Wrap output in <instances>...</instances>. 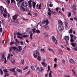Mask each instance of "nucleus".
<instances>
[{"label":"nucleus","instance_id":"864d4df0","mask_svg":"<svg viewBox=\"0 0 77 77\" xmlns=\"http://www.w3.org/2000/svg\"><path fill=\"white\" fill-rule=\"evenodd\" d=\"M54 61H55V62H57V59L56 58H55L54 59Z\"/></svg>","mask_w":77,"mask_h":77},{"label":"nucleus","instance_id":"0e129e2a","mask_svg":"<svg viewBox=\"0 0 77 77\" xmlns=\"http://www.w3.org/2000/svg\"><path fill=\"white\" fill-rule=\"evenodd\" d=\"M74 20H75V21H77V17H74Z\"/></svg>","mask_w":77,"mask_h":77},{"label":"nucleus","instance_id":"ea45409f","mask_svg":"<svg viewBox=\"0 0 77 77\" xmlns=\"http://www.w3.org/2000/svg\"><path fill=\"white\" fill-rule=\"evenodd\" d=\"M3 71H4V72H8V71L6 69H4Z\"/></svg>","mask_w":77,"mask_h":77},{"label":"nucleus","instance_id":"3c124183","mask_svg":"<svg viewBox=\"0 0 77 77\" xmlns=\"http://www.w3.org/2000/svg\"><path fill=\"white\" fill-rule=\"evenodd\" d=\"M48 15L49 16H51V13L50 12L48 11Z\"/></svg>","mask_w":77,"mask_h":77},{"label":"nucleus","instance_id":"4c0bfd02","mask_svg":"<svg viewBox=\"0 0 77 77\" xmlns=\"http://www.w3.org/2000/svg\"><path fill=\"white\" fill-rule=\"evenodd\" d=\"M30 71H29L28 72H27L26 74H25V75H29V74H30Z\"/></svg>","mask_w":77,"mask_h":77},{"label":"nucleus","instance_id":"9b49d317","mask_svg":"<svg viewBox=\"0 0 77 77\" xmlns=\"http://www.w3.org/2000/svg\"><path fill=\"white\" fill-rule=\"evenodd\" d=\"M72 11H76V8H75V5H74L72 7Z\"/></svg>","mask_w":77,"mask_h":77},{"label":"nucleus","instance_id":"9d476101","mask_svg":"<svg viewBox=\"0 0 77 77\" xmlns=\"http://www.w3.org/2000/svg\"><path fill=\"white\" fill-rule=\"evenodd\" d=\"M38 70L39 72H42V71H44V68L43 67H39V68H38Z\"/></svg>","mask_w":77,"mask_h":77},{"label":"nucleus","instance_id":"a19ab883","mask_svg":"<svg viewBox=\"0 0 77 77\" xmlns=\"http://www.w3.org/2000/svg\"><path fill=\"white\" fill-rule=\"evenodd\" d=\"M70 39L73 38V37H74V35L70 34Z\"/></svg>","mask_w":77,"mask_h":77},{"label":"nucleus","instance_id":"a211bd4d","mask_svg":"<svg viewBox=\"0 0 77 77\" xmlns=\"http://www.w3.org/2000/svg\"><path fill=\"white\" fill-rule=\"evenodd\" d=\"M15 69H16V67L10 69L11 71H12L13 72H14L15 71Z\"/></svg>","mask_w":77,"mask_h":77},{"label":"nucleus","instance_id":"393cba45","mask_svg":"<svg viewBox=\"0 0 77 77\" xmlns=\"http://www.w3.org/2000/svg\"><path fill=\"white\" fill-rule=\"evenodd\" d=\"M9 73H5V75L4 76V77H6V76H9Z\"/></svg>","mask_w":77,"mask_h":77},{"label":"nucleus","instance_id":"49530a36","mask_svg":"<svg viewBox=\"0 0 77 77\" xmlns=\"http://www.w3.org/2000/svg\"><path fill=\"white\" fill-rule=\"evenodd\" d=\"M28 68H29V67L28 66H27L25 67L23 69V70H26V69H28Z\"/></svg>","mask_w":77,"mask_h":77},{"label":"nucleus","instance_id":"f3484780","mask_svg":"<svg viewBox=\"0 0 77 77\" xmlns=\"http://www.w3.org/2000/svg\"><path fill=\"white\" fill-rule=\"evenodd\" d=\"M16 70L17 71V72H21V73H22L23 72V70H22L18 69H16Z\"/></svg>","mask_w":77,"mask_h":77},{"label":"nucleus","instance_id":"e433bc0d","mask_svg":"<svg viewBox=\"0 0 77 77\" xmlns=\"http://www.w3.org/2000/svg\"><path fill=\"white\" fill-rule=\"evenodd\" d=\"M16 43L20 44V41H18V40L17 39H16Z\"/></svg>","mask_w":77,"mask_h":77},{"label":"nucleus","instance_id":"bf43d9fd","mask_svg":"<svg viewBox=\"0 0 77 77\" xmlns=\"http://www.w3.org/2000/svg\"><path fill=\"white\" fill-rule=\"evenodd\" d=\"M56 11L57 12H58V11H59V7L57 8L56 9Z\"/></svg>","mask_w":77,"mask_h":77},{"label":"nucleus","instance_id":"09e8293b","mask_svg":"<svg viewBox=\"0 0 77 77\" xmlns=\"http://www.w3.org/2000/svg\"><path fill=\"white\" fill-rule=\"evenodd\" d=\"M4 57H5V55H3L1 57V59L2 60V59H4Z\"/></svg>","mask_w":77,"mask_h":77},{"label":"nucleus","instance_id":"aec40b11","mask_svg":"<svg viewBox=\"0 0 77 77\" xmlns=\"http://www.w3.org/2000/svg\"><path fill=\"white\" fill-rule=\"evenodd\" d=\"M48 49L49 51H52L54 54H55V53H54V51H53V49H51L50 48H49Z\"/></svg>","mask_w":77,"mask_h":77},{"label":"nucleus","instance_id":"6e6d98bb","mask_svg":"<svg viewBox=\"0 0 77 77\" xmlns=\"http://www.w3.org/2000/svg\"><path fill=\"white\" fill-rule=\"evenodd\" d=\"M48 11H49V12H52V11H51V9H50V8H49L48 9Z\"/></svg>","mask_w":77,"mask_h":77},{"label":"nucleus","instance_id":"6e6552de","mask_svg":"<svg viewBox=\"0 0 77 77\" xmlns=\"http://www.w3.org/2000/svg\"><path fill=\"white\" fill-rule=\"evenodd\" d=\"M69 37L68 36H66L65 37H64V40L65 41H66V42H67L68 41H69Z\"/></svg>","mask_w":77,"mask_h":77},{"label":"nucleus","instance_id":"473e14b6","mask_svg":"<svg viewBox=\"0 0 77 77\" xmlns=\"http://www.w3.org/2000/svg\"><path fill=\"white\" fill-rule=\"evenodd\" d=\"M71 13L70 12H69L68 14V18H69V17H71Z\"/></svg>","mask_w":77,"mask_h":77},{"label":"nucleus","instance_id":"b1692460","mask_svg":"<svg viewBox=\"0 0 77 77\" xmlns=\"http://www.w3.org/2000/svg\"><path fill=\"white\" fill-rule=\"evenodd\" d=\"M37 59L39 61H41V57L38 56L37 57Z\"/></svg>","mask_w":77,"mask_h":77},{"label":"nucleus","instance_id":"4d7b16f0","mask_svg":"<svg viewBox=\"0 0 77 77\" xmlns=\"http://www.w3.org/2000/svg\"><path fill=\"white\" fill-rule=\"evenodd\" d=\"M14 75H17V72H15V71L14 72Z\"/></svg>","mask_w":77,"mask_h":77},{"label":"nucleus","instance_id":"c03bdc74","mask_svg":"<svg viewBox=\"0 0 77 77\" xmlns=\"http://www.w3.org/2000/svg\"><path fill=\"white\" fill-rule=\"evenodd\" d=\"M73 50L74 51H77V46H76L75 48H74Z\"/></svg>","mask_w":77,"mask_h":77},{"label":"nucleus","instance_id":"0eeeda50","mask_svg":"<svg viewBox=\"0 0 77 77\" xmlns=\"http://www.w3.org/2000/svg\"><path fill=\"white\" fill-rule=\"evenodd\" d=\"M20 10L21 12H24V11H25V8L21 5L20 7Z\"/></svg>","mask_w":77,"mask_h":77},{"label":"nucleus","instance_id":"052dcab7","mask_svg":"<svg viewBox=\"0 0 77 77\" xmlns=\"http://www.w3.org/2000/svg\"><path fill=\"white\" fill-rule=\"evenodd\" d=\"M62 63H65V61L64 59L62 60Z\"/></svg>","mask_w":77,"mask_h":77},{"label":"nucleus","instance_id":"c9c22d12","mask_svg":"<svg viewBox=\"0 0 77 77\" xmlns=\"http://www.w3.org/2000/svg\"><path fill=\"white\" fill-rule=\"evenodd\" d=\"M32 36H33V34H31L30 35V36L29 38H30L31 39H32L33 38H32Z\"/></svg>","mask_w":77,"mask_h":77},{"label":"nucleus","instance_id":"2f4dec72","mask_svg":"<svg viewBox=\"0 0 77 77\" xmlns=\"http://www.w3.org/2000/svg\"><path fill=\"white\" fill-rule=\"evenodd\" d=\"M42 24H45L46 23V20H44L42 21Z\"/></svg>","mask_w":77,"mask_h":77},{"label":"nucleus","instance_id":"72a5a7b5","mask_svg":"<svg viewBox=\"0 0 77 77\" xmlns=\"http://www.w3.org/2000/svg\"><path fill=\"white\" fill-rule=\"evenodd\" d=\"M69 33L72 34V29H71L69 31Z\"/></svg>","mask_w":77,"mask_h":77},{"label":"nucleus","instance_id":"ddd939ff","mask_svg":"<svg viewBox=\"0 0 77 77\" xmlns=\"http://www.w3.org/2000/svg\"><path fill=\"white\" fill-rule=\"evenodd\" d=\"M4 9H5L2 6L0 7V10L1 11V12H3L4 11Z\"/></svg>","mask_w":77,"mask_h":77},{"label":"nucleus","instance_id":"f03ea898","mask_svg":"<svg viewBox=\"0 0 77 77\" xmlns=\"http://www.w3.org/2000/svg\"><path fill=\"white\" fill-rule=\"evenodd\" d=\"M18 14H17L14 16H13V19L14 21H15V23L16 24H18V23H19L18 20H16V19L17 18V17H18ZM15 20H16L15 21Z\"/></svg>","mask_w":77,"mask_h":77},{"label":"nucleus","instance_id":"a18cd8bd","mask_svg":"<svg viewBox=\"0 0 77 77\" xmlns=\"http://www.w3.org/2000/svg\"><path fill=\"white\" fill-rule=\"evenodd\" d=\"M14 44H15V42H10V45H13Z\"/></svg>","mask_w":77,"mask_h":77},{"label":"nucleus","instance_id":"7ed1b4c3","mask_svg":"<svg viewBox=\"0 0 77 77\" xmlns=\"http://www.w3.org/2000/svg\"><path fill=\"white\" fill-rule=\"evenodd\" d=\"M34 53L33 54V56L35 58L37 57V56H39V55H40V54L38 50L34 51Z\"/></svg>","mask_w":77,"mask_h":77},{"label":"nucleus","instance_id":"603ef678","mask_svg":"<svg viewBox=\"0 0 77 77\" xmlns=\"http://www.w3.org/2000/svg\"><path fill=\"white\" fill-rule=\"evenodd\" d=\"M0 70H1V75H2L3 74V71L2 70V69H0Z\"/></svg>","mask_w":77,"mask_h":77},{"label":"nucleus","instance_id":"4be33fe9","mask_svg":"<svg viewBox=\"0 0 77 77\" xmlns=\"http://www.w3.org/2000/svg\"><path fill=\"white\" fill-rule=\"evenodd\" d=\"M7 4L8 5H9V4H10V2H11V0H7L6 1Z\"/></svg>","mask_w":77,"mask_h":77},{"label":"nucleus","instance_id":"f704fd0d","mask_svg":"<svg viewBox=\"0 0 77 77\" xmlns=\"http://www.w3.org/2000/svg\"><path fill=\"white\" fill-rule=\"evenodd\" d=\"M42 8V7H41V4H40L39 5L38 8L37 9H41Z\"/></svg>","mask_w":77,"mask_h":77},{"label":"nucleus","instance_id":"5fc2aeb1","mask_svg":"<svg viewBox=\"0 0 77 77\" xmlns=\"http://www.w3.org/2000/svg\"><path fill=\"white\" fill-rule=\"evenodd\" d=\"M48 70L47 71L48 72V71H50V66H48Z\"/></svg>","mask_w":77,"mask_h":77},{"label":"nucleus","instance_id":"e2e57ef3","mask_svg":"<svg viewBox=\"0 0 77 77\" xmlns=\"http://www.w3.org/2000/svg\"><path fill=\"white\" fill-rule=\"evenodd\" d=\"M6 62H7V61L6 60V58H5L4 63L5 64L6 63Z\"/></svg>","mask_w":77,"mask_h":77},{"label":"nucleus","instance_id":"c85d7f7f","mask_svg":"<svg viewBox=\"0 0 77 77\" xmlns=\"http://www.w3.org/2000/svg\"><path fill=\"white\" fill-rule=\"evenodd\" d=\"M14 3L15 5V0H11V3Z\"/></svg>","mask_w":77,"mask_h":77},{"label":"nucleus","instance_id":"412c9836","mask_svg":"<svg viewBox=\"0 0 77 77\" xmlns=\"http://www.w3.org/2000/svg\"><path fill=\"white\" fill-rule=\"evenodd\" d=\"M43 27L44 28L46 29H48L49 27L48 25H43Z\"/></svg>","mask_w":77,"mask_h":77},{"label":"nucleus","instance_id":"5701e85b","mask_svg":"<svg viewBox=\"0 0 77 77\" xmlns=\"http://www.w3.org/2000/svg\"><path fill=\"white\" fill-rule=\"evenodd\" d=\"M11 62L12 64H14V63H15V60L13 59L11 60Z\"/></svg>","mask_w":77,"mask_h":77},{"label":"nucleus","instance_id":"338daca9","mask_svg":"<svg viewBox=\"0 0 77 77\" xmlns=\"http://www.w3.org/2000/svg\"><path fill=\"white\" fill-rule=\"evenodd\" d=\"M70 20H71V21H73L74 19H73V18H70Z\"/></svg>","mask_w":77,"mask_h":77},{"label":"nucleus","instance_id":"13d9d810","mask_svg":"<svg viewBox=\"0 0 77 77\" xmlns=\"http://www.w3.org/2000/svg\"><path fill=\"white\" fill-rule=\"evenodd\" d=\"M74 41H75V40L77 39V37L75 36H74Z\"/></svg>","mask_w":77,"mask_h":77},{"label":"nucleus","instance_id":"6ab92c4d","mask_svg":"<svg viewBox=\"0 0 77 77\" xmlns=\"http://www.w3.org/2000/svg\"><path fill=\"white\" fill-rule=\"evenodd\" d=\"M18 48H19V50H18V52H20V51H21L22 50V47L21 46H18Z\"/></svg>","mask_w":77,"mask_h":77},{"label":"nucleus","instance_id":"1a4fd4ad","mask_svg":"<svg viewBox=\"0 0 77 77\" xmlns=\"http://www.w3.org/2000/svg\"><path fill=\"white\" fill-rule=\"evenodd\" d=\"M42 64V65L43 66H44V67H47V64L46 63H45L44 61H42L41 63Z\"/></svg>","mask_w":77,"mask_h":77},{"label":"nucleus","instance_id":"2eb2a0df","mask_svg":"<svg viewBox=\"0 0 77 77\" xmlns=\"http://www.w3.org/2000/svg\"><path fill=\"white\" fill-rule=\"evenodd\" d=\"M69 61L70 63H74V61L72 59L69 60Z\"/></svg>","mask_w":77,"mask_h":77},{"label":"nucleus","instance_id":"680f3d73","mask_svg":"<svg viewBox=\"0 0 77 77\" xmlns=\"http://www.w3.org/2000/svg\"><path fill=\"white\" fill-rule=\"evenodd\" d=\"M12 48L14 49V50H16V47H12Z\"/></svg>","mask_w":77,"mask_h":77},{"label":"nucleus","instance_id":"cd10ccee","mask_svg":"<svg viewBox=\"0 0 77 77\" xmlns=\"http://www.w3.org/2000/svg\"><path fill=\"white\" fill-rule=\"evenodd\" d=\"M65 24L66 26V27L67 28H68V23H67L66 21L65 22Z\"/></svg>","mask_w":77,"mask_h":77},{"label":"nucleus","instance_id":"79ce46f5","mask_svg":"<svg viewBox=\"0 0 77 77\" xmlns=\"http://www.w3.org/2000/svg\"><path fill=\"white\" fill-rule=\"evenodd\" d=\"M36 32L37 33H40V31L38 29L36 30Z\"/></svg>","mask_w":77,"mask_h":77},{"label":"nucleus","instance_id":"a878e982","mask_svg":"<svg viewBox=\"0 0 77 77\" xmlns=\"http://www.w3.org/2000/svg\"><path fill=\"white\" fill-rule=\"evenodd\" d=\"M51 71H50V73H49V77H52V75H51Z\"/></svg>","mask_w":77,"mask_h":77},{"label":"nucleus","instance_id":"58836bf2","mask_svg":"<svg viewBox=\"0 0 77 77\" xmlns=\"http://www.w3.org/2000/svg\"><path fill=\"white\" fill-rule=\"evenodd\" d=\"M44 36L45 37H48V34L47 33H45Z\"/></svg>","mask_w":77,"mask_h":77},{"label":"nucleus","instance_id":"dca6fc26","mask_svg":"<svg viewBox=\"0 0 77 77\" xmlns=\"http://www.w3.org/2000/svg\"><path fill=\"white\" fill-rule=\"evenodd\" d=\"M36 6V3L35 2H32V7L33 8H35Z\"/></svg>","mask_w":77,"mask_h":77},{"label":"nucleus","instance_id":"8fccbe9b","mask_svg":"<svg viewBox=\"0 0 77 77\" xmlns=\"http://www.w3.org/2000/svg\"><path fill=\"white\" fill-rule=\"evenodd\" d=\"M48 23H49V22H48V20H46V23L45 25L48 26Z\"/></svg>","mask_w":77,"mask_h":77},{"label":"nucleus","instance_id":"20e7f679","mask_svg":"<svg viewBox=\"0 0 77 77\" xmlns=\"http://www.w3.org/2000/svg\"><path fill=\"white\" fill-rule=\"evenodd\" d=\"M21 5L24 7H27L28 6V3L26 2H23L21 4Z\"/></svg>","mask_w":77,"mask_h":77},{"label":"nucleus","instance_id":"774afa93","mask_svg":"<svg viewBox=\"0 0 77 77\" xmlns=\"http://www.w3.org/2000/svg\"><path fill=\"white\" fill-rule=\"evenodd\" d=\"M0 32L2 33V28H0Z\"/></svg>","mask_w":77,"mask_h":77},{"label":"nucleus","instance_id":"4468645a","mask_svg":"<svg viewBox=\"0 0 77 77\" xmlns=\"http://www.w3.org/2000/svg\"><path fill=\"white\" fill-rule=\"evenodd\" d=\"M52 39L53 42H56V38H55V37H54V35L52 36Z\"/></svg>","mask_w":77,"mask_h":77},{"label":"nucleus","instance_id":"69168bd1","mask_svg":"<svg viewBox=\"0 0 77 77\" xmlns=\"http://www.w3.org/2000/svg\"><path fill=\"white\" fill-rule=\"evenodd\" d=\"M20 43L21 45H23V41L20 42Z\"/></svg>","mask_w":77,"mask_h":77},{"label":"nucleus","instance_id":"7c9ffc66","mask_svg":"<svg viewBox=\"0 0 77 77\" xmlns=\"http://www.w3.org/2000/svg\"><path fill=\"white\" fill-rule=\"evenodd\" d=\"M35 68L36 69H37V70H38V69H39V67H37V65H35Z\"/></svg>","mask_w":77,"mask_h":77},{"label":"nucleus","instance_id":"37998d69","mask_svg":"<svg viewBox=\"0 0 77 77\" xmlns=\"http://www.w3.org/2000/svg\"><path fill=\"white\" fill-rule=\"evenodd\" d=\"M31 68L32 70H35V68L34 67H33V66H31Z\"/></svg>","mask_w":77,"mask_h":77},{"label":"nucleus","instance_id":"bb28decb","mask_svg":"<svg viewBox=\"0 0 77 77\" xmlns=\"http://www.w3.org/2000/svg\"><path fill=\"white\" fill-rule=\"evenodd\" d=\"M74 40L73 39V38H70V41L71 42H72V43L74 42Z\"/></svg>","mask_w":77,"mask_h":77},{"label":"nucleus","instance_id":"39448f33","mask_svg":"<svg viewBox=\"0 0 77 77\" xmlns=\"http://www.w3.org/2000/svg\"><path fill=\"white\" fill-rule=\"evenodd\" d=\"M4 12L5 13L3 14V16L4 18H6V17H7L8 13L7 12V11H6V8L5 9Z\"/></svg>","mask_w":77,"mask_h":77},{"label":"nucleus","instance_id":"f8f14e48","mask_svg":"<svg viewBox=\"0 0 77 77\" xmlns=\"http://www.w3.org/2000/svg\"><path fill=\"white\" fill-rule=\"evenodd\" d=\"M71 45L73 47H75V46L77 45V43H72L71 44Z\"/></svg>","mask_w":77,"mask_h":77},{"label":"nucleus","instance_id":"de8ad7c7","mask_svg":"<svg viewBox=\"0 0 77 77\" xmlns=\"http://www.w3.org/2000/svg\"><path fill=\"white\" fill-rule=\"evenodd\" d=\"M24 59H22L21 60V63L23 64V65H24Z\"/></svg>","mask_w":77,"mask_h":77},{"label":"nucleus","instance_id":"f257e3e1","mask_svg":"<svg viewBox=\"0 0 77 77\" xmlns=\"http://www.w3.org/2000/svg\"><path fill=\"white\" fill-rule=\"evenodd\" d=\"M58 24H60V26H59V30L61 32L63 31L64 29L63 26V23L60 20H58Z\"/></svg>","mask_w":77,"mask_h":77},{"label":"nucleus","instance_id":"423d86ee","mask_svg":"<svg viewBox=\"0 0 77 77\" xmlns=\"http://www.w3.org/2000/svg\"><path fill=\"white\" fill-rule=\"evenodd\" d=\"M32 0H30L28 2V6L30 9H31L32 7Z\"/></svg>","mask_w":77,"mask_h":77},{"label":"nucleus","instance_id":"c756f323","mask_svg":"<svg viewBox=\"0 0 77 77\" xmlns=\"http://www.w3.org/2000/svg\"><path fill=\"white\" fill-rule=\"evenodd\" d=\"M33 33H36V29L33 28L32 30Z\"/></svg>","mask_w":77,"mask_h":77}]
</instances>
